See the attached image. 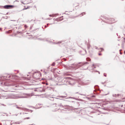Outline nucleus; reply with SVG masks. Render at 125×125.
<instances>
[{"instance_id":"nucleus-1","label":"nucleus","mask_w":125,"mask_h":125,"mask_svg":"<svg viewBox=\"0 0 125 125\" xmlns=\"http://www.w3.org/2000/svg\"><path fill=\"white\" fill-rule=\"evenodd\" d=\"M13 6V5H5L4 6V8L7 9H9L10 7H12Z\"/></svg>"},{"instance_id":"nucleus-2","label":"nucleus","mask_w":125,"mask_h":125,"mask_svg":"<svg viewBox=\"0 0 125 125\" xmlns=\"http://www.w3.org/2000/svg\"><path fill=\"white\" fill-rule=\"evenodd\" d=\"M61 17L60 18L57 19L56 20V21H61L62 20V19H61Z\"/></svg>"},{"instance_id":"nucleus-3","label":"nucleus","mask_w":125,"mask_h":125,"mask_svg":"<svg viewBox=\"0 0 125 125\" xmlns=\"http://www.w3.org/2000/svg\"><path fill=\"white\" fill-rule=\"evenodd\" d=\"M61 42H59L57 43L55 42H54V44H59L60 43H61Z\"/></svg>"},{"instance_id":"nucleus-4","label":"nucleus","mask_w":125,"mask_h":125,"mask_svg":"<svg viewBox=\"0 0 125 125\" xmlns=\"http://www.w3.org/2000/svg\"><path fill=\"white\" fill-rule=\"evenodd\" d=\"M86 60L87 61H90L91 60L89 58H86Z\"/></svg>"},{"instance_id":"nucleus-5","label":"nucleus","mask_w":125,"mask_h":125,"mask_svg":"<svg viewBox=\"0 0 125 125\" xmlns=\"http://www.w3.org/2000/svg\"><path fill=\"white\" fill-rule=\"evenodd\" d=\"M108 20L110 21L111 20V21H114V20L113 19H108Z\"/></svg>"},{"instance_id":"nucleus-6","label":"nucleus","mask_w":125,"mask_h":125,"mask_svg":"<svg viewBox=\"0 0 125 125\" xmlns=\"http://www.w3.org/2000/svg\"><path fill=\"white\" fill-rule=\"evenodd\" d=\"M94 64H93V65H92V68L91 69V70H93L94 69V68H93V66H94Z\"/></svg>"},{"instance_id":"nucleus-7","label":"nucleus","mask_w":125,"mask_h":125,"mask_svg":"<svg viewBox=\"0 0 125 125\" xmlns=\"http://www.w3.org/2000/svg\"><path fill=\"white\" fill-rule=\"evenodd\" d=\"M100 50H101V51H102L104 49H103L102 48H100Z\"/></svg>"},{"instance_id":"nucleus-8","label":"nucleus","mask_w":125,"mask_h":125,"mask_svg":"<svg viewBox=\"0 0 125 125\" xmlns=\"http://www.w3.org/2000/svg\"><path fill=\"white\" fill-rule=\"evenodd\" d=\"M60 97H62V98H63L64 97H65L64 96H59Z\"/></svg>"},{"instance_id":"nucleus-9","label":"nucleus","mask_w":125,"mask_h":125,"mask_svg":"<svg viewBox=\"0 0 125 125\" xmlns=\"http://www.w3.org/2000/svg\"><path fill=\"white\" fill-rule=\"evenodd\" d=\"M16 108H18V109H20V108H21V107H16Z\"/></svg>"},{"instance_id":"nucleus-10","label":"nucleus","mask_w":125,"mask_h":125,"mask_svg":"<svg viewBox=\"0 0 125 125\" xmlns=\"http://www.w3.org/2000/svg\"><path fill=\"white\" fill-rule=\"evenodd\" d=\"M49 16L50 17H53L52 15H49Z\"/></svg>"},{"instance_id":"nucleus-11","label":"nucleus","mask_w":125,"mask_h":125,"mask_svg":"<svg viewBox=\"0 0 125 125\" xmlns=\"http://www.w3.org/2000/svg\"><path fill=\"white\" fill-rule=\"evenodd\" d=\"M52 66H54V65H55L54 63H53V64H52Z\"/></svg>"},{"instance_id":"nucleus-12","label":"nucleus","mask_w":125,"mask_h":125,"mask_svg":"<svg viewBox=\"0 0 125 125\" xmlns=\"http://www.w3.org/2000/svg\"><path fill=\"white\" fill-rule=\"evenodd\" d=\"M25 118V119H30V118H29V117H27V118Z\"/></svg>"},{"instance_id":"nucleus-13","label":"nucleus","mask_w":125,"mask_h":125,"mask_svg":"<svg viewBox=\"0 0 125 125\" xmlns=\"http://www.w3.org/2000/svg\"><path fill=\"white\" fill-rule=\"evenodd\" d=\"M47 19L50 20L51 19H50L49 18H48Z\"/></svg>"},{"instance_id":"nucleus-14","label":"nucleus","mask_w":125,"mask_h":125,"mask_svg":"<svg viewBox=\"0 0 125 125\" xmlns=\"http://www.w3.org/2000/svg\"><path fill=\"white\" fill-rule=\"evenodd\" d=\"M95 48L96 49H97V47H95Z\"/></svg>"},{"instance_id":"nucleus-15","label":"nucleus","mask_w":125,"mask_h":125,"mask_svg":"<svg viewBox=\"0 0 125 125\" xmlns=\"http://www.w3.org/2000/svg\"><path fill=\"white\" fill-rule=\"evenodd\" d=\"M113 23V22H109V23Z\"/></svg>"},{"instance_id":"nucleus-16","label":"nucleus","mask_w":125,"mask_h":125,"mask_svg":"<svg viewBox=\"0 0 125 125\" xmlns=\"http://www.w3.org/2000/svg\"><path fill=\"white\" fill-rule=\"evenodd\" d=\"M97 72H98L99 73V74L100 73V72H98V71H97Z\"/></svg>"},{"instance_id":"nucleus-17","label":"nucleus","mask_w":125,"mask_h":125,"mask_svg":"<svg viewBox=\"0 0 125 125\" xmlns=\"http://www.w3.org/2000/svg\"><path fill=\"white\" fill-rule=\"evenodd\" d=\"M120 54H122V53H121V52H120Z\"/></svg>"},{"instance_id":"nucleus-18","label":"nucleus","mask_w":125,"mask_h":125,"mask_svg":"<svg viewBox=\"0 0 125 125\" xmlns=\"http://www.w3.org/2000/svg\"><path fill=\"white\" fill-rule=\"evenodd\" d=\"M99 55H100L101 54L99 53Z\"/></svg>"},{"instance_id":"nucleus-19","label":"nucleus","mask_w":125,"mask_h":125,"mask_svg":"<svg viewBox=\"0 0 125 125\" xmlns=\"http://www.w3.org/2000/svg\"><path fill=\"white\" fill-rule=\"evenodd\" d=\"M1 30V28H0V30Z\"/></svg>"},{"instance_id":"nucleus-20","label":"nucleus","mask_w":125,"mask_h":125,"mask_svg":"<svg viewBox=\"0 0 125 125\" xmlns=\"http://www.w3.org/2000/svg\"><path fill=\"white\" fill-rule=\"evenodd\" d=\"M96 68V67L95 66L94 67V68Z\"/></svg>"},{"instance_id":"nucleus-21","label":"nucleus","mask_w":125,"mask_h":125,"mask_svg":"<svg viewBox=\"0 0 125 125\" xmlns=\"http://www.w3.org/2000/svg\"><path fill=\"white\" fill-rule=\"evenodd\" d=\"M64 78V79L65 80L66 78Z\"/></svg>"},{"instance_id":"nucleus-22","label":"nucleus","mask_w":125,"mask_h":125,"mask_svg":"<svg viewBox=\"0 0 125 125\" xmlns=\"http://www.w3.org/2000/svg\"><path fill=\"white\" fill-rule=\"evenodd\" d=\"M86 64H87V62H86Z\"/></svg>"},{"instance_id":"nucleus-23","label":"nucleus","mask_w":125,"mask_h":125,"mask_svg":"<svg viewBox=\"0 0 125 125\" xmlns=\"http://www.w3.org/2000/svg\"><path fill=\"white\" fill-rule=\"evenodd\" d=\"M124 53L125 54V51H124Z\"/></svg>"},{"instance_id":"nucleus-24","label":"nucleus","mask_w":125,"mask_h":125,"mask_svg":"<svg viewBox=\"0 0 125 125\" xmlns=\"http://www.w3.org/2000/svg\"><path fill=\"white\" fill-rule=\"evenodd\" d=\"M48 42H50V41H48Z\"/></svg>"},{"instance_id":"nucleus-25","label":"nucleus","mask_w":125,"mask_h":125,"mask_svg":"<svg viewBox=\"0 0 125 125\" xmlns=\"http://www.w3.org/2000/svg\"><path fill=\"white\" fill-rule=\"evenodd\" d=\"M121 50H120V51H121Z\"/></svg>"},{"instance_id":"nucleus-26","label":"nucleus","mask_w":125,"mask_h":125,"mask_svg":"<svg viewBox=\"0 0 125 125\" xmlns=\"http://www.w3.org/2000/svg\"><path fill=\"white\" fill-rule=\"evenodd\" d=\"M104 75V76H106V75Z\"/></svg>"},{"instance_id":"nucleus-27","label":"nucleus","mask_w":125,"mask_h":125,"mask_svg":"<svg viewBox=\"0 0 125 125\" xmlns=\"http://www.w3.org/2000/svg\"><path fill=\"white\" fill-rule=\"evenodd\" d=\"M45 26V27H46V26Z\"/></svg>"},{"instance_id":"nucleus-28","label":"nucleus","mask_w":125,"mask_h":125,"mask_svg":"<svg viewBox=\"0 0 125 125\" xmlns=\"http://www.w3.org/2000/svg\"><path fill=\"white\" fill-rule=\"evenodd\" d=\"M25 9H27V8H26Z\"/></svg>"}]
</instances>
